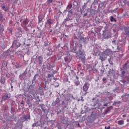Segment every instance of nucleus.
I'll return each instance as SVG.
<instances>
[{
	"label": "nucleus",
	"mask_w": 129,
	"mask_h": 129,
	"mask_svg": "<svg viewBox=\"0 0 129 129\" xmlns=\"http://www.w3.org/2000/svg\"><path fill=\"white\" fill-rule=\"evenodd\" d=\"M77 48L79 49L78 53L80 55V59L82 60L83 63H85V52L82 50V44H80L79 46H77Z\"/></svg>",
	"instance_id": "f257e3e1"
},
{
	"label": "nucleus",
	"mask_w": 129,
	"mask_h": 129,
	"mask_svg": "<svg viewBox=\"0 0 129 129\" xmlns=\"http://www.w3.org/2000/svg\"><path fill=\"white\" fill-rule=\"evenodd\" d=\"M89 88V86H88V83L86 82L83 87V91L81 92L80 94H81L82 96H85L88 92Z\"/></svg>",
	"instance_id": "f03ea898"
},
{
	"label": "nucleus",
	"mask_w": 129,
	"mask_h": 129,
	"mask_svg": "<svg viewBox=\"0 0 129 129\" xmlns=\"http://www.w3.org/2000/svg\"><path fill=\"white\" fill-rule=\"evenodd\" d=\"M14 55V51H11L10 49L5 52L3 54V57H7V56H13Z\"/></svg>",
	"instance_id": "7ed1b4c3"
},
{
	"label": "nucleus",
	"mask_w": 129,
	"mask_h": 129,
	"mask_svg": "<svg viewBox=\"0 0 129 129\" xmlns=\"http://www.w3.org/2000/svg\"><path fill=\"white\" fill-rule=\"evenodd\" d=\"M107 58V55L104 52L101 53L100 54V60L102 61V62H103Z\"/></svg>",
	"instance_id": "20e7f679"
},
{
	"label": "nucleus",
	"mask_w": 129,
	"mask_h": 129,
	"mask_svg": "<svg viewBox=\"0 0 129 129\" xmlns=\"http://www.w3.org/2000/svg\"><path fill=\"white\" fill-rule=\"evenodd\" d=\"M123 33L126 35V36H128L129 35V28L128 27H124L123 29Z\"/></svg>",
	"instance_id": "39448f33"
},
{
	"label": "nucleus",
	"mask_w": 129,
	"mask_h": 129,
	"mask_svg": "<svg viewBox=\"0 0 129 129\" xmlns=\"http://www.w3.org/2000/svg\"><path fill=\"white\" fill-rule=\"evenodd\" d=\"M53 20L51 19H48L47 20L46 25H48L49 26V28H51V25L53 24Z\"/></svg>",
	"instance_id": "423d86ee"
},
{
	"label": "nucleus",
	"mask_w": 129,
	"mask_h": 129,
	"mask_svg": "<svg viewBox=\"0 0 129 129\" xmlns=\"http://www.w3.org/2000/svg\"><path fill=\"white\" fill-rule=\"evenodd\" d=\"M104 53L107 56V55H110V54H112V51L110 49H107L104 51Z\"/></svg>",
	"instance_id": "0eeeda50"
},
{
	"label": "nucleus",
	"mask_w": 129,
	"mask_h": 129,
	"mask_svg": "<svg viewBox=\"0 0 129 129\" xmlns=\"http://www.w3.org/2000/svg\"><path fill=\"white\" fill-rule=\"evenodd\" d=\"M72 8V4H69V5H68L67 7V12H69V13H71V14H72V11H71V9Z\"/></svg>",
	"instance_id": "6e6552de"
},
{
	"label": "nucleus",
	"mask_w": 129,
	"mask_h": 129,
	"mask_svg": "<svg viewBox=\"0 0 129 129\" xmlns=\"http://www.w3.org/2000/svg\"><path fill=\"white\" fill-rule=\"evenodd\" d=\"M10 97L9 96V94L6 93L5 95L2 97L3 100H4L6 101L8 98H9Z\"/></svg>",
	"instance_id": "1a4fd4ad"
},
{
	"label": "nucleus",
	"mask_w": 129,
	"mask_h": 129,
	"mask_svg": "<svg viewBox=\"0 0 129 129\" xmlns=\"http://www.w3.org/2000/svg\"><path fill=\"white\" fill-rule=\"evenodd\" d=\"M38 61L39 65H42L43 64V57L41 56H39Z\"/></svg>",
	"instance_id": "9d476101"
},
{
	"label": "nucleus",
	"mask_w": 129,
	"mask_h": 129,
	"mask_svg": "<svg viewBox=\"0 0 129 129\" xmlns=\"http://www.w3.org/2000/svg\"><path fill=\"white\" fill-rule=\"evenodd\" d=\"M112 108H113V107H112V106H110V107H108L107 108V109L105 111V113H107V112H109V111H110V110H111Z\"/></svg>",
	"instance_id": "9b49d317"
},
{
	"label": "nucleus",
	"mask_w": 129,
	"mask_h": 129,
	"mask_svg": "<svg viewBox=\"0 0 129 129\" xmlns=\"http://www.w3.org/2000/svg\"><path fill=\"white\" fill-rule=\"evenodd\" d=\"M23 119H24L25 121H26L27 119H30V116H29V115H24L23 116Z\"/></svg>",
	"instance_id": "f8f14e48"
},
{
	"label": "nucleus",
	"mask_w": 129,
	"mask_h": 129,
	"mask_svg": "<svg viewBox=\"0 0 129 129\" xmlns=\"http://www.w3.org/2000/svg\"><path fill=\"white\" fill-rule=\"evenodd\" d=\"M1 83H2V84H5V83H6V79L5 78H1Z\"/></svg>",
	"instance_id": "ddd939ff"
},
{
	"label": "nucleus",
	"mask_w": 129,
	"mask_h": 129,
	"mask_svg": "<svg viewBox=\"0 0 129 129\" xmlns=\"http://www.w3.org/2000/svg\"><path fill=\"white\" fill-rule=\"evenodd\" d=\"M23 23L24 25H28L29 21H28V19H24L23 21Z\"/></svg>",
	"instance_id": "4468645a"
},
{
	"label": "nucleus",
	"mask_w": 129,
	"mask_h": 129,
	"mask_svg": "<svg viewBox=\"0 0 129 129\" xmlns=\"http://www.w3.org/2000/svg\"><path fill=\"white\" fill-rule=\"evenodd\" d=\"M80 85V82H79V81L77 80L75 81V85H76V86H78Z\"/></svg>",
	"instance_id": "2eb2a0df"
},
{
	"label": "nucleus",
	"mask_w": 129,
	"mask_h": 129,
	"mask_svg": "<svg viewBox=\"0 0 129 129\" xmlns=\"http://www.w3.org/2000/svg\"><path fill=\"white\" fill-rule=\"evenodd\" d=\"M110 21L111 22H116V20L113 18V16L110 17Z\"/></svg>",
	"instance_id": "dca6fc26"
},
{
	"label": "nucleus",
	"mask_w": 129,
	"mask_h": 129,
	"mask_svg": "<svg viewBox=\"0 0 129 129\" xmlns=\"http://www.w3.org/2000/svg\"><path fill=\"white\" fill-rule=\"evenodd\" d=\"M108 61L109 63V64H110V65H113V62H112V59L111 58H110L108 59Z\"/></svg>",
	"instance_id": "f3484780"
},
{
	"label": "nucleus",
	"mask_w": 129,
	"mask_h": 129,
	"mask_svg": "<svg viewBox=\"0 0 129 129\" xmlns=\"http://www.w3.org/2000/svg\"><path fill=\"white\" fill-rule=\"evenodd\" d=\"M124 123V121L123 120H120L118 121V124H123Z\"/></svg>",
	"instance_id": "a211bd4d"
},
{
	"label": "nucleus",
	"mask_w": 129,
	"mask_h": 129,
	"mask_svg": "<svg viewBox=\"0 0 129 129\" xmlns=\"http://www.w3.org/2000/svg\"><path fill=\"white\" fill-rule=\"evenodd\" d=\"M127 64H128V61H126L125 64H124V66L123 67V69H126V66H127Z\"/></svg>",
	"instance_id": "6ab92c4d"
},
{
	"label": "nucleus",
	"mask_w": 129,
	"mask_h": 129,
	"mask_svg": "<svg viewBox=\"0 0 129 129\" xmlns=\"http://www.w3.org/2000/svg\"><path fill=\"white\" fill-rule=\"evenodd\" d=\"M115 71H114V70H112L109 72V74H112L113 76H114V75H115Z\"/></svg>",
	"instance_id": "aec40b11"
},
{
	"label": "nucleus",
	"mask_w": 129,
	"mask_h": 129,
	"mask_svg": "<svg viewBox=\"0 0 129 129\" xmlns=\"http://www.w3.org/2000/svg\"><path fill=\"white\" fill-rule=\"evenodd\" d=\"M42 21H43L42 17H38V23H41Z\"/></svg>",
	"instance_id": "412c9836"
},
{
	"label": "nucleus",
	"mask_w": 129,
	"mask_h": 129,
	"mask_svg": "<svg viewBox=\"0 0 129 129\" xmlns=\"http://www.w3.org/2000/svg\"><path fill=\"white\" fill-rule=\"evenodd\" d=\"M2 10H4L5 12H8V8H6L5 6H2Z\"/></svg>",
	"instance_id": "4be33fe9"
},
{
	"label": "nucleus",
	"mask_w": 129,
	"mask_h": 129,
	"mask_svg": "<svg viewBox=\"0 0 129 129\" xmlns=\"http://www.w3.org/2000/svg\"><path fill=\"white\" fill-rule=\"evenodd\" d=\"M47 3H48V4H52V3H53V0H47Z\"/></svg>",
	"instance_id": "5701e85b"
},
{
	"label": "nucleus",
	"mask_w": 129,
	"mask_h": 129,
	"mask_svg": "<svg viewBox=\"0 0 129 129\" xmlns=\"http://www.w3.org/2000/svg\"><path fill=\"white\" fill-rule=\"evenodd\" d=\"M85 39H86V38H84V37H82L81 38V40H82L83 41L84 43H85Z\"/></svg>",
	"instance_id": "b1692460"
},
{
	"label": "nucleus",
	"mask_w": 129,
	"mask_h": 129,
	"mask_svg": "<svg viewBox=\"0 0 129 129\" xmlns=\"http://www.w3.org/2000/svg\"><path fill=\"white\" fill-rule=\"evenodd\" d=\"M121 74L122 75H123V76H124V74H125V72L124 71H122L121 72Z\"/></svg>",
	"instance_id": "393cba45"
},
{
	"label": "nucleus",
	"mask_w": 129,
	"mask_h": 129,
	"mask_svg": "<svg viewBox=\"0 0 129 129\" xmlns=\"http://www.w3.org/2000/svg\"><path fill=\"white\" fill-rule=\"evenodd\" d=\"M3 14H0V20H3Z\"/></svg>",
	"instance_id": "a878e982"
},
{
	"label": "nucleus",
	"mask_w": 129,
	"mask_h": 129,
	"mask_svg": "<svg viewBox=\"0 0 129 129\" xmlns=\"http://www.w3.org/2000/svg\"><path fill=\"white\" fill-rule=\"evenodd\" d=\"M13 4H17L18 3V0H13Z\"/></svg>",
	"instance_id": "bb28decb"
},
{
	"label": "nucleus",
	"mask_w": 129,
	"mask_h": 129,
	"mask_svg": "<svg viewBox=\"0 0 129 129\" xmlns=\"http://www.w3.org/2000/svg\"><path fill=\"white\" fill-rule=\"evenodd\" d=\"M37 125V123H34L32 124V126L34 127Z\"/></svg>",
	"instance_id": "cd10ccee"
},
{
	"label": "nucleus",
	"mask_w": 129,
	"mask_h": 129,
	"mask_svg": "<svg viewBox=\"0 0 129 129\" xmlns=\"http://www.w3.org/2000/svg\"><path fill=\"white\" fill-rule=\"evenodd\" d=\"M92 70L93 71H94L95 72H97V69H94V68H93Z\"/></svg>",
	"instance_id": "c85d7f7f"
},
{
	"label": "nucleus",
	"mask_w": 129,
	"mask_h": 129,
	"mask_svg": "<svg viewBox=\"0 0 129 129\" xmlns=\"http://www.w3.org/2000/svg\"><path fill=\"white\" fill-rule=\"evenodd\" d=\"M64 61L67 62V61H68V57H64Z\"/></svg>",
	"instance_id": "c756f323"
},
{
	"label": "nucleus",
	"mask_w": 129,
	"mask_h": 129,
	"mask_svg": "<svg viewBox=\"0 0 129 129\" xmlns=\"http://www.w3.org/2000/svg\"><path fill=\"white\" fill-rule=\"evenodd\" d=\"M27 104H30V100H29V99L27 100Z\"/></svg>",
	"instance_id": "7c9ffc66"
},
{
	"label": "nucleus",
	"mask_w": 129,
	"mask_h": 129,
	"mask_svg": "<svg viewBox=\"0 0 129 129\" xmlns=\"http://www.w3.org/2000/svg\"><path fill=\"white\" fill-rule=\"evenodd\" d=\"M105 129H110V126H108V127L105 126Z\"/></svg>",
	"instance_id": "2f4dec72"
},
{
	"label": "nucleus",
	"mask_w": 129,
	"mask_h": 129,
	"mask_svg": "<svg viewBox=\"0 0 129 129\" xmlns=\"http://www.w3.org/2000/svg\"><path fill=\"white\" fill-rule=\"evenodd\" d=\"M108 105V103H106V104H104L103 105V106H107Z\"/></svg>",
	"instance_id": "473e14b6"
},
{
	"label": "nucleus",
	"mask_w": 129,
	"mask_h": 129,
	"mask_svg": "<svg viewBox=\"0 0 129 129\" xmlns=\"http://www.w3.org/2000/svg\"><path fill=\"white\" fill-rule=\"evenodd\" d=\"M103 81H106V78H103L102 79Z\"/></svg>",
	"instance_id": "72a5a7b5"
},
{
	"label": "nucleus",
	"mask_w": 129,
	"mask_h": 129,
	"mask_svg": "<svg viewBox=\"0 0 129 129\" xmlns=\"http://www.w3.org/2000/svg\"><path fill=\"white\" fill-rule=\"evenodd\" d=\"M115 42H116V40L112 41V43L113 44H115Z\"/></svg>",
	"instance_id": "f704fd0d"
},
{
	"label": "nucleus",
	"mask_w": 129,
	"mask_h": 129,
	"mask_svg": "<svg viewBox=\"0 0 129 129\" xmlns=\"http://www.w3.org/2000/svg\"><path fill=\"white\" fill-rule=\"evenodd\" d=\"M87 16V13H85L84 14V17H86Z\"/></svg>",
	"instance_id": "c9c22d12"
},
{
	"label": "nucleus",
	"mask_w": 129,
	"mask_h": 129,
	"mask_svg": "<svg viewBox=\"0 0 129 129\" xmlns=\"http://www.w3.org/2000/svg\"><path fill=\"white\" fill-rule=\"evenodd\" d=\"M83 7H84V8L85 7H86V4L85 3L84 4Z\"/></svg>",
	"instance_id": "e433bc0d"
},
{
	"label": "nucleus",
	"mask_w": 129,
	"mask_h": 129,
	"mask_svg": "<svg viewBox=\"0 0 129 129\" xmlns=\"http://www.w3.org/2000/svg\"><path fill=\"white\" fill-rule=\"evenodd\" d=\"M49 31H50V33H51V32H53V30H52V29H50Z\"/></svg>",
	"instance_id": "4c0bfd02"
},
{
	"label": "nucleus",
	"mask_w": 129,
	"mask_h": 129,
	"mask_svg": "<svg viewBox=\"0 0 129 129\" xmlns=\"http://www.w3.org/2000/svg\"><path fill=\"white\" fill-rule=\"evenodd\" d=\"M37 98L38 99H39V98H40V97L39 96H37Z\"/></svg>",
	"instance_id": "58836bf2"
},
{
	"label": "nucleus",
	"mask_w": 129,
	"mask_h": 129,
	"mask_svg": "<svg viewBox=\"0 0 129 129\" xmlns=\"http://www.w3.org/2000/svg\"><path fill=\"white\" fill-rule=\"evenodd\" d=\"M88 66H89V67H89V68H91V66H90V64H89V65H88Z\"/></svg>",
	"instance_id": "ea45409f"
},
{
	"label": "nucleus",
	"mask_w": 129,
	"mask_h": 129,
	"mask_svg": "<svg viewBox=\"0 0 129 129\" xmlns=\"http://www.w3.org/2000/svg\"><path fill=\"white\" fill-rule=\"evenodd\" d=\"M92 100H95V98H93Z\"/></svg>",
	"instance_id": "a19ab883"
},
{
	"label": "nucleus",
	"mask_w": 129,
	"mask_h": 129,
	"mask_svg": "<svg viewBox=\"0 0 129 129\" xmlns=\"http://www.w3.org/2000/svg\"><path fill=\"white\" fill-rule=\"evenodd\" d=\"M97 103L99 102V100L97 99Z\"/></svg>",
	"instance_id": "79ce46f5"
},
{
	"label": "nucleus",
	"mask_w": 129,
	"mask_h": 129,
	"mask_svg": "<svg viewBox=\"0 0 129 129\" xmlns=\"http://www.w3.org/2000/svg\"><path fill=\"white\" fill-rule=\"evenodd\" d=\"M15 42H16V41H13V44H15Z\"/></svg>",
	"instance_id": "37998d69"
},
{
	"label": "nucleus",
	"mask_w": 129,
	"mask_h": 129,
	"mask_svg": "<svg viewBox=\"0 0 129 129\" xmlns=\"http://www.w3.org/2000/svg\"><path fill=\"white\" fill-rule=\"evenodd\" d=\"M65 20L66 21H68V19H66Z\"/></svg>",
	"instance_id": "c03bdc74"
},
{
	"label": "nucleus",
	"mask_w": 129,
	"mask_h": 129,
	"mask_svg": "<svg viewBox=\"0 0 129 129\" xmlns=\"http://www.w3.org/2000/svg\"><path fill=\"white\" fill-rule=\"evenodd\" d=\"M11 88L13 89V86H11Z\"/></svg>",
	"instance_id": "a18cd8bd"
},
{
	"label": "nucleus",
	"mask_w": 129,
	"mask_h": 129,
	"mask_svg": "<svg viewBox=\"0 0 129 129\" xmlns=\"http://www.w3.org/2000/svg\"><path fill=\"white\" fill-rule=\"evenodd\" d=\"M77 79H78V77H77Z\"/></svg>",
	"instance_id": "49530a36"
},
{
	"label": "nucleus",
	"mask_w": 129,
	"mask_h": 129,
	"mask_svg": "<svg viewBox=\"0 0 129 129\" xmlns=\"http://www.w3.org/2000/svg\"><path fill=\"white\" fill-rule=\"evenodd\" d=\"M123 83H125V81H124Z\"/></svg>",
	"instance_id": "de8ad7c7"
},
{
	"label": "nucleus",
	"mask_w": 129,
	"mask_h": 129,
	"mask_svg": "<svg viewBox=\"0 0 129 129\" xmlns=\"http://www.w3.org/2000/svg\"><path fill=\"white\" fill-rule=\"evenodd\" d=\"M23 103L21 102V104H23Z\"/></svg>",
	"instance_id": "09e8293b"
},
{
	"label": "nucleus",
	"mask_w": 129,
	"mask_h": 129,
	"mask_svg": "<svg viewBox=\"0 0 129 129\" xmlns=\"http://www.w3.org/2000/svg\"><path fill=\"white\" fill-rule=\"evenodd\" d=\"M6 1H9V0H6Z\"/></svg>",
	"instance_id": "8fccbe9b"
}]
</instances>
